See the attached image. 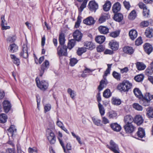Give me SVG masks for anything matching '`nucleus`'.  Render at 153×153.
Masks as SVG:
<instances>
[{
    "label": "nucleus",
    "instance_id": "nucleus-57",
    "mask_svg": "<svg viewBox=\"0 0 153 153\" xmlns=\"http://www.w3.org/2000/svg\"><path fill=\"white\" fill-rule=\"evenodd\" d=\"M51 108V106L50 104H46L44 107V112L46 113L47 112L49 111Z\"/></svg>",
    "mask_w": 153,
    "mask_h": 153
},
{
    "label": "nucleus",
    "instance_id": "nucleus-21",
    "mask_svg": "<svg viewBox=\"0 0 153 153\" xmlns=\"http://www.w3.org/2000/svg\"><path fill=\"white\" fill-rule=\"evenodd\" d=\"M121 6L119 2H117L114 4L112 7V11L114 13L120 11V10Z\"/></svg>",
    "mask_w": 153,
    "mask_h": 153
},
{
    "label": "nucleus",
    "instance_id": "nucleus-26",
    "mask_svg": "<svg viewBox=\"0 0 153 153\" xmlns=\"http://www.w3.org/2000/svg\"><path fill=\"white\" fill-rule=\"evenodd\" d=\"M133 92L135 96L139 98H141L143 97V95L141 91L138 88H135L133 90Z\"/></svg>",
    "mask_w": 153,
    "mask_h": 153
},
{
    "label": "nucleus",
    "instance_id": "nucleus-1",
    "mask_svg": "<svg viewBox=\"0 0 153 153\" xmlns=\"http://www.w3.org/2000/svg\"><path fill=\"white\" fill-rule=\"evenodd\" d=\"M132 86V84L128 80H124L120 83L117 86V88L121 91H128Z\"/></svg>",
    "mask_w": 153,
    "mask_h": 153
},
{
    "label": "nucleus",
    "instance_id": "nucleus-41",
    "mask_svg": "<svg viewBox=\"0 0 153 153\" xmlns=\"http://www.w3.org/2000/svg\"><path fill=\"white\" fill-rule=\"evenodd\" d=\"M140 103L143 105L146 106L149 105H150V101L147 100V99H146L143 98L140 101Z\"/></svg>",
    "mask_w": 153,
    "mask_h": 153
},
{
    "label": "nucleus",
    "instance_id": "nucleus-28",
    "mask_svg": "<svg viewBox=\"0 0 153 153\" xmlns=\"http://www.w3.org/2000/svg\"><path fill=\"white\" fill-rule=\"evenodd\" d=\"M114 19L116 21L118 22H121L123 19V16L120 13L115 14L113 17Z\"/></svg>",
    "mask_w": 153,
    "mask_h": 153
},
{
    "label": "nucleus",
    "instance_id": "nucleus-17",
    "mask_svg": "<svg viewBox=\"0 0 153 153\" xmlns=\"http://www.w3.org/2000/svg\"><path fill=\"white\" fill-rule=\"evenodd\" d=\"M110 127L113 131L117 132L119 131L121 129L120 125L117 123H111L110 125Z\"/></svg>",
    "mask_w": 153,
    "mask_h": 153
},
{
    "label": "nucleus",
    "instance_id": "nucleus-12",
    "mask_svg": "<svg viewBox=\"0 0 153 153\" xmlns=\"http://www.w3.org/2000/svg\"><path fill=\"white\" fill-rule=\"evenodd\" d=\"M95 22L94 19L91 16H89L87 18L83 21V22L84 24L89 25H93Z\"/></svg>",
    "mask_w": 153,
    "mask_h": 153
},
{
    "label": "nucleus",
    "instance_id": "nucleus-18",
    "mask_svg": "<svg viewBox=\"0 0 153 153\" xmlns=\"http://www.w3.org/2000/svg\"><path fill=\"white\" fill-rule=\"evenodd\" d=\"M134 121L137 125H139L142 124L143 122V119L141 116L137 115L135 117L134 119Z\"/></svg>",
    "mask_w": 153,
    "mask_h": 153
},
{
    "label": "nucleus",
    "instance_id": "nucleus-42",
    "mask_svg": "<svg viewBox=\"0 0 153 153\" xmlns=\"http://www.w3.org/2000/svg\"><path fill=\"white\" fill-rule=\"evenodd\" d=\"M108 117L110 118H116L117 116V114L114 111H111L108 113Z\"/></svg>",
    "mask_w": 153,
    "mask_h": 153
},
{
    "label": "nucleus",
    "instance_id": "nucleus-38",
    "mask_svg": "<svg viewBox=\"0 0 153 153\" xmlns=\"http://www.w3.org/2000/svg\"><path fill=\"white\" fill-rule=\"evenodd\" d=\"M76 41L74 39H71L69 41L68 45V48L71 50L75 45Z\"/></svg>",
    "mask_w": 153,
    "mask_h": 153
},
{
    "label": "nucleus",
    "instance_id": "nucleus-59",
    "mask_svg": "<svg viewBox=\"0 0 153 153\" xmlns=\"http://www.w3.org/2000/svg\"><path fill=\"white\" fill-rule=\"evenodd\" d=\"M87 1V0H84L79 8V10L80 11H82L83 9L86 7Z\"/></svg>",
    "mask_w": 153,
    "mask_h": 153
},
{
    "label": "nucleus",
    "instance_id": "nucleus-15",
    "mask_svg": "<svg viewBox=\"0 0 153 153\" xmlns=\"http://www.w3.org/2000/svg\"><path fill=\"white\" fill-rule=\"evenodd\" d=\"M98 30L101 33L103 34H106L109 32V29L105 26H100L98 28Z\"/></svg>",
    "mask_w": 153,
    "mask_h": 153
},
{
    "label": "nucleus",
    "instance_id": "nucleus-47",
    "mask_svg": "<svg viewBox=\"0 0 153 153\" xmlns=\"http://www.w3.org/2000/svg\"><path fill=\"white\" fill-rule=\"evenodd\" d=\"M133 107L136 110L139 111H142L143 109V107L137 103H134L133 105Z\"/></svg>",
    "mask_w": 153,
    "mask_h": 153
},
{
    "label": "nucleus",
    "instance_id": "nucleus-44",
    "mask_svg": "<svg viewBox=\"0 0 153 153\" xmlns=\"http://www.w3.org/2000/svg\"><path fill=\"white\" fill-rule=\"evenodd\" d=\"M98 107L101 115H103L105 113V110L103 105L101 103H99L98 104Z\"/></svg>",
    "mask_w": 153,
    "mask_h": 153
},
{
    "label": "nucleus",
    "instance_id": "nucleus-25",
    "mask_svg": "<svg viewBox=\"0 0 153 153\" xmlns=\"http://www.w3.org/2000/svg\"><path fill=\"white\" fill-rule=\"evenodd\" d=\"M95 69H91L88 68L86 67H85V68L82 72V73L81 75V76L82 77H86L87 75L86 73H90L92 72Z\"/></svg>",
    "mask_w": 153,
    "mask_h": 153
},
{
    "label": "nucleus",
    "instance_id": "nucleus-63",
    "mask_svg": "<svg viewBox=\"0 0 153 153\" xmlns=\"http://www.w3.org/2000/svg\"><path fill=\"white\" fill-rule=\"evenodd\" d=\"M119 32L118 31H116L112 32L110 33V36H111L114 38L117 37L119 34Z\"/></svg>",
    "mask_w": 153,
    "mask_h": 153
},
{
    "label": "nucleus",
    "instance_id": "nucleus-62",
    "mask_svg": "<svg viewBox=\"0 0 153 153\" xmlns=\"http://www.w3.org/2000/svg\"><path fill=\"white\" fill-rule=\"evenodd\" d=\"M143 43L141 37H139L135 41V44L137 46L141 45Z\"/></svg>",
    "mask_w": 153,
    "mask_h": 153
},
{
    "label": "nucleus",
    "instance_id": "nucleus-51",
    "mask_svg": "<svg viewBox=\"0 0 153 153\" xmlns=\"http://www.w3.org/2000/svg\"><path fill=\"white\" fill-rule=\"evenodd\" d=\"M86 51L85 48H78L77 51V54L80 56L83 53L85 52Z\"/></svg>",
    "mask_w": 153,
    "mask_h": 153
},
{
    "label": "nucleus",
    "instance_id": "nucleus-49",
    "mask_svg": "<svg viewBox=\"0 0 153 153\" xmlns=\"http://www.w3.org/2000/svg\"><path fill=\"white\" fill-rule=\"evenodd\" d=\"M59 41L61 46L64 45L65 42L64 36L63 34H60L59 37Z\"/></svg>",
    "mask_w": 153,
    "mask_h": 153
},
{
    "label": "nucleus",
    "instance_id": "nucleus-31",
    "mask_svg": "<svg viewBox=\"0 0 153 153\" xmlns=\"http://www.w3.org/2000/svg\"><path fill=\"white\" fill-rule=\"evenodd\" d=\"M137 133L138 137L141 138H143L145 135V131L142 128H139Z\"/></svg>",
    "mask_w": 153,
    "mask_h": 153
},
{
    "label": "nucleus",
    "instance_id": "nucleus-50",
    "mask_svg": "<svg viewBox=\"0 0 153 153\" xmlns=\"http://www.w3.org/2000/svg\"><path fill=\"white\" fill-rule=\"evenodd\" d=\"M145 74L148 76L153 74V68L149 67L146 70Z\"/></svg>",
    "mask_w": 153,
    "mask_h": 153
},
{
    "label": "nucleus",
    "instance_id": "nucleus-8",
    "mask_svg": "<svg viewBox=\"0 0 153 153\" xmlns=\"http://www.w3.org/2000/svg\"><path fill=\"white\" fill-rule=\"evenodd\" d=\"M4 110L5 112L8 113L11 108V104L10 102L7 100H4L3 103Z\"/></svg>",
    "mask_w": 153,
    "mask_h": 153
},
{
    "label": "nucleus",
    "instance_id": "nucleus-46",
    "mask_svg": "<svg viewBox=\"0 0 153 153\" xmlns=\"http://www.w3.org/2000/svg\"><path fill=\"white\" fill-rule=\"evenodd\" d=\"M67 92L68 94H70L71 97L72 99H74V97L76 95L75 92L70 88L68 89Z\"/></svg>",
    "mask_w": 153,
    "mask_h": 153
},
{
    "label": "nucleus",
    "instance_id": "nucleus-45",
    "mask_svg": "<svg viewBox=\"0 0 153 153\" xmlns=\"http://www.w3.org/2000/svg\"><path fill=\"white\" fill-rule=\"evenodd\" d=\"M144 78V76L143 74H140L136 76L134 79L135 81L137 82L142 81Z\"/></svg>",
    "mask_w": 153,
    "mask_h": 153
},
{
    "label": "nucleus",
    "instance_id": "nucleus-22",
    "mask_svg": "<svg viewBox=\"0 0 153 153\" xmlns=\"http://www.w3.org/2000/svg\"><path fill=\"white\" fill-rule=\"evenodd\" d=\"M109 45L110 48L114 51L118 49V44L116 42L111 41L109 43Z\"/></svg>",
    "mask_w": 153,
    "mask_h": 153
},
{
    "label": "nucleus",
    "instance_id": "nucleus-11",
    "mask_svg": "<svg viewBox=\"0 0 153 153\" xmlns=\"http://www.w3.org/2000/svg\"><path fill=\"white\" fill-rule=\"evenodd\" d=\"M1 26L2 30H6L9 29L10 27L9 26H7V23L4 19V15L1 16Z\"/></svg>",
    "mask_w": 153,
    "mask_h": 153
},
{
    "label": "nucleus",
    "instance_id": "nucleus-14",
    "mask_svg": "<svg viewBox=\"0 0 153 153\" xmlns=\"http://www.w3.org/2000/svg\"><path fill=\"white\" fill-rule=\"evenodd\" d=\"M56 125L65 132L69 134V132L68 130L64 126V124L62 122H61L58 118H57Z\"/></svg>",
    "mask_w": 153,
    "mask_h": 153
},
{
    "label": "nucleus",
    "instance_id": "nucleus-30",
    "mask_svg": "<svg viewBox=\"0 0 153 153\" xmlns=\"http://www.w3.org/2000/svg\"><path fill=\"white\" fill-rule=\"evenodd\" d=\"M107 84V80L106 79L102 80L100 82V84L98 87V89L99 91L102 89L106 86Z\"/></svg>",
    "mask_w": 153,
    "mask_h": 153
},
{
    "label": "nucleus",
    "instance_id": "nucleus-16",
    "mask_svg": "<svg viewBox=\"0 0 153 153\" xmlns=\"http://www.w3.org/2000/svg\"><path fill=\"white\" fill-rule=\"evenodd\" d=\"M110 17V16L108 14L103 13L99 19V22L100 23H102L105 22L106 20L109 19Z\"/></svg>",
    "mask_w": 153,
    "mask_h": 153
},
{
    "label": "nucleus",
    "instance_id": "nucleus-60",
    "mask_svg": "<svg viewBox=\"0 0 153 153\" xmlns=\"http://www.w3.org/2000/svg\"><path fill=\"white\" fill-rule=\"evenodd\" d=\"M81 17L78 16L77 18V20L76 22L75 27L76 28L79 27V26L80 23L81 22Z\"/></svg>",
    "mask_w": 153,
    "mask_h": 153
},
{
    "label": "nucleus",
    "instance_id": "nucleus-24",
    "mask_svg": "<svg viewBox=\"0 0 153 153\" xmlns=\"http://www.w3.org/2000/svg\"><path fill=\"white\" fill-rule=\"evenodd\" d=\"M145 34L147 37H153V29L149 27L147 28L146 30Z\"/></svg>",
    "mask_w": 153,
    "mask_h": 153
},
{
    "label": "nucleus",
    "instance_id": "nucleus-2",
    "mask_svg": "<svg viewBox=\"0 0 153 153\" xmlns=\"http://www.w3.org/2000/svg\"><path fill=\"white\" fill-rule=\"evenodd\" d=\"M36 81L37 87L42 90L44 91L47 89L48 83L45 80L40 81L39 79L37 77L36 79Z\"/></svg>",
    "mask_w": 153,
    "mask_h": 153
},
{
    "label": "nucleus",
    "instance_id": "nucleus-33",
    "mask_svg": "<svg viewBox=\"0 0 153 153\" xmlns=\"http://www.w3.org/2000/svg\"><path fill=\"white\" fill-rule=\"evenodd\" d=\"M147 115L149 118H153V108L148 107L146 109Z\"/></svg>",
    "mask_w": 153,
    "mask_h": 153
},
{
    "label": "nucleus",
    "instance_id": "nucleus-6",
    "mask_svg": "<svg viewBox=\"0 0 153 153\" xmlns=\"http://www.w3.org/2000/svg\"><path fill=\"white\" fill-rule=\"evenodd\" d=\"M27 50V45L26 44H23L22 47V50L20 53V56L25 59L27 58L28 57Z\"/></svg>",
    "mask_w": 153,
    "mask_h": 153
},
{
    "label": "nucleus",
    "instance_id": "nucleus-36",
    "mask_svg": "<svg viewBox=\"0 0 153 153\" xmlns=\"http://www.w3.org/2000/svg\"><path fill=\"white\" fill-rule=\"evenodd\" d=\"M105 39V37L103 36H98L95 38L96 42L99 44H101L103 42Z\"/></svg>",
    "mask_w": 153,
    "mask_h": 153
},
{
    "label": "nucleus",
    "instance_id": "nucleus-37",
    "mask_svg": "<svg viewBox=\"0 0 153 153\" xmlns=\"http://www.w3.org/2000/svg\"><path fill=\"white\" fill-rule=\"evenodd\" d=\"M10 51L12 53L16 52L18 50V46L15 44L13 43L9 46Z\"/></svg>",
    "mask_w": 153,
    "mask_h": 153
},
{
    "label": "nucleus",
    "instance_id": "nucleus-58",
    "mask_svg": "<svg viewBox=\"0 0 153 153\" xmlns=\"http://www.w3.org/2000/svg\"><path fill=\"white\" fill-rule=\"evenodd\" d=\"M78 60L75 58H71L70 60V65L71 66H74L77 62Z\"/></svg>",
    "mask_w": 153,
    "mask_h": 153
},
{
    "label": "nucleus",
    "instance_id": "nucleus-48",
    "mask_svg": "<svg viewBox=\"0 0 153 153\" xmlns=\"http://www.w3.org/2000/svg\"><path fill=\"white\" fill-rule=\"evenodd\" d=\"M111 96V94L110 92V90L109 89L105 90L103 93V97L106 98H108Z\"/></svg>",
    "mask_w": 153,
    "mask_h": 153
},
{
    "label": "nucleus",
    "instance_id": "nucleus-3",
    "mask_svg": "<svg viewBox=\"0 0 153 153\" xmlns=\"http://www.w3.org/2000/svg\"><path fill=\"white\" fill-rule=\"evenodd\" d=\"M107 147L114 153H120L118 145L112 140L110 142V145H107Z\"/></svg>",
    "mask_w": 153,
    "mask_h": 153
},
{
    "label": "nucleus",
    "instance_id": "nucleus-4",
    "mask_svg": "<svg viewBox=\"0 0 153 153\" xmlns=\"http://www.w3.org/2000/svg\"><path fill=\"white\" fill-rule=\"evenodd\" d=\"M67 47L65 45L59 46L57 48V53L59 56L67 55Z\"/></svg>",
    "mask_w": 153,
    "mask_h": 153
},
{
    "label": "nucleus",
    "instance_id": "nucleus-13",
    "mask_svg": "<svg viewBox=\"0 0 153 153\" xmlns=\"http://www.w3.org/2000/svg\"><path fill=\"white\" fill-rule=\"evenodd\" d=\"M144 49L146 52L148 54H150L153 50L152 45L148 43H146L144 45Z\"/></svg>",
    "mask_w": 153,
    "mask_h": 153
},
{
    "label": "nucleus",
    "instance_id": "nucleus-55",
    "mask_svg": "<svg viewBox=\"0 0 153 153\" xmlns=\"http://www.w3.org/2000/svg\"><path fill=\"white\" fill-rule=\"evenodd\" d=\"M149 10L147 7H145L143 10V15L146 18L148 17L149 15Z\"/></svg>",
    "mask_w": 153,
    "mask_h": 153
},
{
    "label": "nucleus",
    "instance_id": "nucleus-56",
    "mask_svg": "<svg viewBox=\"0 0 153 153\" xmlns=\"http://www.w3.org/2000/svg\"><path fill=\"white\" fill-rule=\"evenodd\" d=\"M16 37L15 36H10L8 37L7 39V41L12 43L14 42L16 39Z\"/></svg>",
    "mask_w": 153,
    "mask_h": 153
},
{
    "label": "nucleus",
    "instance_id": "nucleus-39",
    "mask_svg": "<svg viewBox=\"0 0 153 153\" xmlns=\"http://www.w3.org/2000/svg\"><path fill=\"white\" fill-rule=\"evenodd\" d=\"M111 2L108 1L103 6V9L105 11H108L111 8Z\"/></svg>",
    "mask_w": 153,
    "mask_h": 153
},
{
    "label": "nucleus",
    "instance_id": "nucleus-43",
    "mask_svg": "<svg viewBox=\"0 0 153 153\" xmlns=\"http://www.w3.org/2000/svg\"><path fill=\"white\" fill-rule=\"evenodd\" d=\"M7 117L6 114H0V123H4L7 121Z\"/></svg>",
    "mask_w": 153,
    "mask_h": 153
},
{
    "label": "nucleus",
    "instance_id": "nucleus-35",
    "mask_svg": "<svg viewBox=\"0 0 153 153\" xmlns=\"http://www.w3.org/2000/svg\"><path fill=\"white\" fill-rule=\"evenodd\" d=\"M10 56L14 63L17 66L19 65L20 63L19 59L14 55L11 54Z\"/></svg>",
    "mask_w": 153,
    "mask_h": 153
},
{
    "label": "nucleus",
    "instance_id": "nucleus-61",
    "mask_svg": "<svg viewBox=\"0 0 153 153\" xmlns=\"http://www.w3.org/2000/svg\"><path fill=\"white\" fill-rule=\"evenodd\" d=\"M143 98L146 100L147 99V100H148L150 101L152 99V96L149 93H146L145 94L144 97Z\"/></svg>",
    "mask_w": 153,
    "mask_h": 153
},
{
    "label": "nucleus",
    "instance_id": "nucleus-52",
    "mask_svg": "<svg viewBox=\"0 0 153 153\" xmlns=\"http://www.w3.org/2000/svg\"><path fill=\"white\" fill-rule=\"evenodd\" d=\"M112 75L113 77L117 80H120V74L115 71L113 72Z\"/></svg>",
    "mask_w": 153,
    "mask_h": 153
},
{
    "label": "nucleus",
    "instance_id": "nucleus-5",
    "mask_svg": "<svg viewBox=\"0 0 153 153\" xmlns=\"http://www.w3.org/2000/svg\"><path fill=\"white\" fill-rule=\"evenodd\" d=\"M124 128L126 132L128 133H131L135 129V127L132 123H127L124 126Z\"/></svg>",
    "mask_w": 153,
    "mask_h": 153
},
{
    "label": "nucleus",
    "instance_id": "nucleus-29",
    "mask_svg": "<svg viewBox=\"0 0 153 153\" xmlns=\"http://www.w3.org/2000/svg\"><path fill=\"white\" fill-rule=\"evenodd\" d=\"M58 139L60 143L62 146L63 149H64V152H65V145H64V140H62L60 138H61L62 137V133L60 131H58Z\"/></svg>",
    "mask_w": 153,
    "mask_h": 153
},
{
    "label": "nucleus",
    "instance_id": "nucleus-40",
    "mask_svg": "<svg viewBox=\"0 0 153 153\" xmlns=\"http://www.w3.org/2000/svg\"><path fill=\"white\" fill-rule=\"evenodd\" d=\"M136 16L137 14L135 10H133L129 13L128 16V18L129 19L133 20L135 19Z\"/></svg>",
    "mask_w": 153,
    "mask_h": 153
},
{
    "label": "nucleus",
    "instance_id": "nucleus-54",
    "mask_svg": "<svg viewBox=\"0 0 153 153\" xmlns=\"http://www.w3.org/2000/svg\"><path fill=\"white\" fill-rule=\"evenodd\" d=\"M49 65V63L47 60H45L44 63L41 65V67H43L44 69H46L48 68Z\"/></svg>",
    "mask_w": 153,
    "mask_h": 153
},
{
    "label": "nucleus",
    "instance_id": "nucleus-10",
    "mask_svg": "<svg viewBox=\"0 0 153 153\" xmlns=\"http://www.w3.org/2000/svg\"><path fill=\"white\" fill-rule=\"evenodd\" d=\"M73 37L74 39L78 41H80L82 37V34L78 30H76L73 33Z\"/></svg>",
    "mask_w": 153,
    "mask_h": 153
},
{
    "label": "nucleus",
    "instance_id": "nucleus-7",
    "mask_svg": "<svg viewBox=\"0 0 153 153\" xmlns=\"http://www.w3.org/2000/svg\"><path fill=\"white\" fill-rule=\"evenodd\" d=\"M48 139L51 144H54L56 142V137L54 133L51 132L47 134Z\"/></svg>",
    "mask_w": 153,
    "mask_h": 153
},
{
    "label": "nucleus",
    "instance_id": "nucleus-34",
    "mask_svg": "<svg viewBox=\"0 0 153 153\" xmlns=\"http://www.w3.org/2000/svg\"><path fill=\"white\" fill-rule=\"evenodd\" d=\"M136 65L138 70L140 71L144 70L146 67V65L141 62H137Z\"/></svg>",
    "mask_w": 153,
    "mask_h": 153
},
{
    "label": "nucleus",
    "instance_id": "nucleus-20",
    "mask_svg": "<svg viewBox=\"0 0 153 153\" xmlns=\"http://www.w3.org/2000/svg\"><path fill=\"white\" fill-rule=\"evenodd\" d=\"M84 46L86 49L92 50L95 48V45L91 42H86L84 43Z\"/></svg>",
    "mask_w": 153,
    "mask_h": 153
},
{
    "label": "nucleus",
    "instance_id": "nucleus-19",
    "mask_svg": "<svg viewBox=\"0 0 153 153\" xmlns=\"http://www.w3.org/2000/svg\"><path fill=\"white\" fill-rule=\"evenodd\" d=\"M123 51L125 53L130 55L132 54L134 52V50L132 47L128 46L124 47L123 48Z\"/></svg>",
    "mask_w": 153,
    "mask_h": 153
},
{
    "label": "nucleus",
    "instance_id": "nucleus-64",
    "mask_svg": "<svg viewBox=\"0 0 153 153\" xmlns=\"http://www.w3.org/2000/svg\"><path fill=\"white\" fill-rule=\"evenodd\" d=\"M8 131L9 132L12 134L15 131H16V129L15 126L12 125L10 127L9 129H8Z\"/></svg>",
    "mask_w": 153,
    "mask_h": 153
},
{
    "label": "nucleus",
    "instance_id": "nucleus-9",
    "mask_svg": "<svg viewBox=\"0 0 153 153\" xmlns=\"http://www.w3.org/2000/svg\"><path fill=\"white\" fill-rule=\"evenodd\" d=\"M98 5L94 1H90L88 4V8L91 11H95L98 8Z\"/></svg>",
    "mask_w": 153,
    "mask_h": 153
},
{
    "label": "nucleus",
    "instance_id": "nucleus-27",
    "mask_svg": "<svg viewBox=\"0 0 153 153\" xmlns=\"http://www.w3.org/2000/svg\"><path fill=\"white\" fill-rule=\"evenodd\" d=\"M129 35L131 39L132 40H134L137 36V33L136 30H131L129 31Z\"/></svg>",
    "mask_w": 153,
    "mask_h": 153
},
{
    "label": "nucleus",
    "instance_id": "nucleus-23",
    "mask_svg": "<svg viewBox=\"0 0 153 153\" xmlns=\"http://www.w3.org/2000/svg\"><path fill=\"white\" fill-rule=\"evenodd\" d=\"M92 120L94 124L97 126H102V125L101 120L95 116L91 117Z\"/></svg>",
    "mask_w": 153,
    "mask_h": 153
},
{
    "label": "nucleus",
    "instance_id": "nucleus-32",
    "mask_svg": "<svg viewBox=\"0 0 153 153\" xmlns=\"http://www.w3.org/2000/svg\"><path fill=\"white\" fill-rule=\"evenodd\" d=\"M124 121L126 124L127 123H132V122L134 121V119L131 116L128 115L125 117Z\"/></svg>",
    "mask_w": 153,
    "mask_h": 153
},
{
    "label": "nucleus",
    "instance_id": "nucleus-53",
    "mask_svg": "<svg viewBox=\"0 0 153 153\" xmlns=\"http://www.w3.org/2000/svg\"><path fill=\"white\" fill-rule=\"evenodd\" d=\"M112 103L115 105H119L121 103L120 100L115 98H113L112 100Z\"/></svg>",
    "mask_w": 153,
    "mask_h": 153
}]
</instances>
